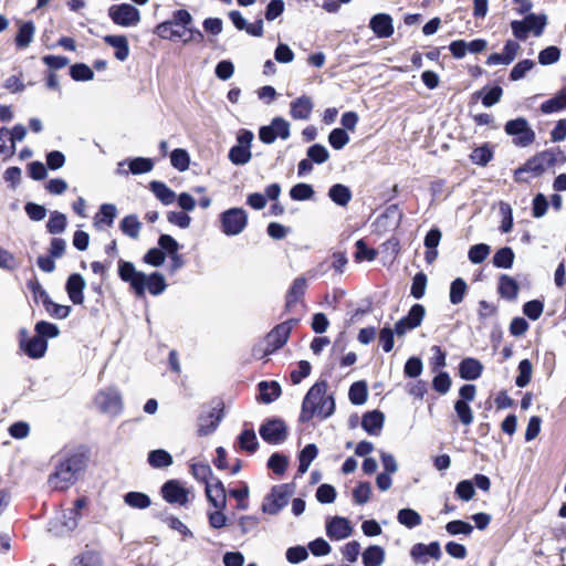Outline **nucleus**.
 I'll return each mask as SVG.
<instances>
[{
  "instance_id": "obj_1",
  "label": "nucleus",
  "mask_w": 566,
  "mask_h": 566,
  "mask_svg": "<svg viewBox=\"0 0 566 566\" xmlns=\"http://www.w3.org/2000/svg\"><path fill=\"white\" fill-rule=\"evenodd\" d=\"M327 381L315 382L305 395L300 413L301 422H308L314 417L326 419L335 411V400L327 395Z\"/></svg>"
},
{
  "instance_id": "obj_2",
  "label": "nucleus",
  "mask_w": 566,
  "mask_h": 566,
  "mask_svg": "<svg viewBox=\"0 0 566 566\" xmlns=\"http://www.w3.org/2000/svg\"><path fill=\"white\" fill-rule=\"evenodd\" d=\"M86 468V457L74 452L64 455L55 465V471L50 474L48 483L53 490L64 491L77 481L80 474Z\"/></svg>"
},
{
  "instance_id": "obj_3",
  "label": "nucleus",
  "mask_w": 566,
  "mask_h": 566,
  "mask_svg": "<svg viewBox=\"0 0 566 566\" xmlns=\"http://www.w3.org/2000/svg\"><path fill=\"white\" fill-rule=\"evenodd\" d=\"M296 323L297 319H289L275 326L266 335L263 344L253 348V356L261 359L281 348L286 343L291 331Z\"/></svg>"
},
{
  "instance_id": "obj_4",
  "label": "nucleus",
  "mask_w": 566,
  "mask_h": 566,
  "mask_svg": "<svg viewBox=\"0 0 566 566\" xmlns=\"http://www.w3.org/2000/svg\"><path fill=\"white\" fill-rule=\"evenodd\" d=\"M86 506L84 497L77 499L73 507L63 510L49 524V532L54 536H65L77 527L81 510Z\"/></svg>"
},
{
  "instance_id": "obj_5",
  "label": "nucleus",
  "mask_w": 566,
  "mask_h": 566,
  "mask_svg": "<svg viewBox=\"0 0 566 566\" xmlns=\"http://www.w3.org/2000/svg\"><path fill=\"white\" fill-rule=\"evenodd\" d=\"M293 493L294 489L291 484L274 485L263 500L262 512L270 515L277 514L287 504Z\"/></svg>"
},
{
  "instance_id": "obj_6",
  "label": "nucleus",
  "mask_w": 566,
  "mask_h": 566,
  "mask_svg": "<svg viewBox=\"0 0 566 566\" xmlns=\"http://www.w3.org/2000/svg\"><path fill=\"white\" fill-rule=\"evenodd\" d=\"M547 23L545 14L531 13L523 21H512L511 28L515 38L525 40L530 32L535 36H539Z\"/></svg>"
},
{
  "instance_id": "obj_7",
  "label": "nucleus",
  "mask_w": 566,
  "mask_h": 566,
  "mask_svg": "<svg viewBox=\"0 0 566 566\" xmlns=\"http://www.w3.org/2000/svg\"><path fill=\"white\" fill-rule=\"evenodd\" d=\"M220 223L226 235H238L248 224V214L242 208H231L220 214Z\"/></svg>"
},
{
  "instance_id": "obj_8",
  "label": "nucleus",
  "mask_w": 566,
  "mask_h": 566,
  "mask_svg": "<svg viewBox=\"0 0 566 566\" xmlns=\"http://www.w3.org/2000/svg\"><path fill=\"white\" fill-rule=\"evenodd\" d=\"M155 33L166 40H172L175 38H180L184 40V43L189 42H202L203 34L197 30V29H187V30H180L178 27L174 24V22L165 21L159 23L156 29Z\"/></svg>"
},
{
  "instance_id": "obj_9",
  "label": "nucleus",
  "mask_w": 566,
  "mask_h": 566,
  "mask_svg": "<svg viewBox=\"0 0 566 566\" xmlns=\"http://www.w3.org/2000/svg\"><path fill=\"white\" fill-rule=\"evenodd\" d=\"M505 133L513 136L514 144L520 147H527L535 140V133L530 126L528 122L518 117L516 119L509 120L505 124Z\"/></svg>"
},
{
  "instance_id": "obj_10",
  "label": "nucleus",
  "mask_w": 566,
  "mask_h": 566,
  "mask_svg": "<svg viewBox=\"0 0 566 566\" xmlns=\"http://www.w3.org/2000/svg\"><path fill=\"white\" fill-rule=\"evenodd\" d=\"M108 17L115 24L124 28L136 27L140 22L139 10L128 3L109 7Z\"/></svg>"
},
{
  "instance_id": "obj_11",
  "label": "nucleus",
  "mask_w": 566,
  "mask_h": 566,
  "mask_svg": "<svg viewBox=\"0 0 566 566\" xmlns=\"http://www.w3.org/2000/svg\"><path fill=\"white\" fill-rule=\"evenodd\" d=\"M253 133L242 129L237 137V145L231 147L229 151V159L234 165H245L251 159V143L253 140Z\"/></svg>"
},
{
  "instance_id": "obj_12",
  "label": "nucleus",
  "mask_w": 566,
  "mask_h": 566,
  "mask_svg": "<svg viewBox=\"0 0 566 566\" xmlns=\"http://www.w3.org/2000/svg\"><path fill=\"white\" fill-rule=\"evenodd\" d=\"M555 161V157L551 151H542L530 158L523 167L515 171V179L517 181L523 180L522 175L524 172H531L534 176L542 175L549 166Z\"/></svg>"
},
{
  "instance_id": "obj_13",
  "label": "nucleus",
  "mask_w": 566,
  "mask_h": 566,
  "mask_svg": "<svg viewBox=\"0 0 566 566\" xmlns=\"http://www.w3.org/2000/svg\"><path fill=\"white\" fill-rule=\"evenodd\" d=\"M290 123L282 118L275 117L268 126H262L259 130V138L264 144H272L276 138L287 139L290 137Z\"/></svg>"
},
{
  "instance_id": "obj_14",
  "label": "nucleus",
  "mask_w": 566,
  "mask_h": 566,
  "mask_svg": "<svg viewBox=\"0 0 566 566\" xmlns=\"http://www.w3.org/2000/svg\"><path fill=\"white\" fill-rule=\"evenodd\" d=\"M20 346L30 358L39 359L46 353L48 342L38 334L31 337L25 329H21Z\"/></svg>"
},
{
  "instance_id": "obj_15",
  "label": "nucleus",
  "mask_w": 566,
  "mask_h": 566,
  "mask_svg": "<svg viewBox=\"0 0 566 566\" xmlns=\"http://www.w3.org/2000/svg\"><path fill=\"white\" fill-rule=\"evenodd\" d=\"M95 402L99 410L105 413L116 416L122 410V397L119 392L114 388L102 390L97 394Z\"/></svg>"
},
{
  "instance_id": "obj_16",
  "label": "nucleus",
  "mask_w": 566,
  "mask_h": 566,
  "mask_svg": "<svg viewBox=\"0 0 566 566\" xmlns=\"http://www.w3.org/2000/svg\"><path fill=\"white\" fill-rule=\"evenodd\" d=\"M259 432L262 439L271 444H277L286 438V427L284 422L279 419L264 422L260 427Z\"/></svg>"
},
{
  "instance_id": "obj_17",
  "label": "nucleus",
  "mask_w": 566,
  "mask_h": 566,
  "mask_svg": "<svg viewBox=\"0 0 566 566\" xmlns=\"http://www.w3.org/2000/svg\"><path fill=\"white\" fill-rule=\"evenodd\" d=\"M163 497L171 504L186 505L189 502V490L177 480L166 482L161 488Z\"/></svg>"
},
{
  "instance_id": "obj_18",
  "label": "nucleus",
  "mask_w": 566,
  "mask_h": 566,
  "mask_svg": "<svg viewBox=\"0 0 566 566\" xmlns=\"http://www.w3.org/2000/svg\"><path fill=\"white\" fill-rule=\"evenodd\" d=\"M209 503L217 510H224L227 506V493L223 483L216 478L205 488Z\"/></svg>"
},
{
  "instance_id": "obj_19",
  "label": "nucleus",
  "mask_w": 566,
  "mask_h": 566,
  "mask_svg": "<svg viewBox=\"0 0 566 566\" xmlns=\"http://www.w3.org/2000/svg\"><path fill=\"white\" fill-rule=\"evenodd\" d=\"M142 279L139 280V283L142 285V290L140 291H135V293L138 295V296H142L144 295L145 291L147 290L150 294L153 295H159L161 294L166 287H167V284H166V281H165V277L161 273L159 272H154L149 275L143 273L142 274Z\"/></svg>"
},
{
  "instance_id": "obj_20",
  "label": "nucleus",
  "mask_w": 566,
  "mask_h": 566,
  "mask_svg": "<svg viewBox=\"0 0 566 566\" xmlns=\"http://www.w3.org/2000/svg\"><path fill=\"white\" fill-rule=\"evenodd\" d=\"M353 528L345 517H333L326 525V534L333 541H342L352 535Z\"/></svg>"
},
{
  "instance_id": "obj_21",
  "label": "nucleus",
  "mask_w": 566,
  "mask_h": 566,
  "mask_svg": "<svg viewBox=\"0 0 566 566\" xmlns=\"http://www.w3.org/2000/svg\"><path fill=\"white\" fill-rule=\"evenodd\" d=\"M85 286L86 282L81 274L74 273L69 276L65 289L74 304H82L84 302L83 292Z\"/></svg>"
},
{
  "instance_id": "obj_22",
  "label": "nucleus",
  "mask_w": 566,
  "mask_h": 566,
  "mask_svg": "<svg viewBox=\"0 0 566 566\" xmlns=\"http://www.w3.org/2000/svg\"><path fill=\"white\" fill-rule=\"evenodd\" d=\"M370 29L378 38H389L394 33L392 19L389 14H375L369 22Z\"/></svg>"
},
{
  "instance_id": "obj_23",
  "label": "nucleus",
  "mask_w": 566,
  "mask_h": 566,
  "mask_svg": "<svg viewBox=\"0 0 566 566\" xmlns=\"http://www.w3.org/2000/svg\"><path fill=\"white\" fill-rule=\"evenodd\" d=\"M143 272L136 270L135 265L132 262L119 261L118 263V275L124 281L130 284L134 291H140L142 285L139 280Z\"/></svg>"
},
{
  "instance_id": "obj_24",
  "label": "nucleus",
  "mask_w": 566,
  "mask_h": 566,
  "mask_svg": "<svg viewBox=\"0 0 566 566\" xmlns=\"http://www.w3.org/2000/svg\"><path fill=\"white\" fill-rule=\"evenodd\" d=\"M410 555L415 560L426 563V556H430L434 559H440L441 548L438 542H432L429 545L418 543L411 547Z\"/></svg>"
},
{
  "instance_id": "obj_25",
  "label": "nucleus",
  "mask_w": 566,
  "mask_h": 566,
  "mask_svg": "<svg viewBox=\"0 0 566 566\" xmlns=\"http://www.w3.org/2000/svg\"><path fill=\"white\" fill-rule=\"evenodd\" d=\"M314 104L312 98L303 95L294 99L290 105V115L294 119L306 120L310 118Z\"/></svg>"
},
{
  "instance_id": "obj_26",
  "label": "nucleus",
  "mask_w": 566,
  "mask_h": 566,
  "mask_svg": "<svg viewBox=\"0 0 566 566\" xmlns=\"http://www.w3.org/2000/svg\"><path fill=\"white\" fill-rule=\"evenodd\" d=\"M384 421V413L378 410H374L364 415L361 427L367 433L378 436L382 429Z\"/></svg>"
},
{
  "instance_id": "obj_27",
  "label": "nucleus",
  "mask_w": 566,
  "mask_h": 566,
  "mask_svg": "<svg viewBox=\"0 0 566 566\" xmlns=\"http://www.w3.org/2000/svg\"><path fill=\"white\" fill-rule=\"evenodd\" d=\"M483 371V365L475 358H464L459 365V375L462 379H478Z\"/></svg>"
},
{
  "instance_id": "obj_28",
  "label": "nucleus",
  "mask_w": 566,
  "mask_h": 566,
  "mask_svg": "<svg viewBox=\"0 0 566 566\" xmlns=\"http://www.w3.org/2000/svg\"><path fill=\"white\" fill-rule=\"evenodd\" d=\"M307 287V281L305 277H296L286 294V308L292 310L303 297Z\"/></svg>"
},
{
  "instance_id": "obj_29",
  "label": "nucleus",
  "mask_w": 566,
  "mask_h": 566,
  "mask_svg": "<svg viewBox=\"0 0 566 566\" xmlns=\"http://www.w3.org/2000/svg\"><path fill=\"white\" fill-rule=\"evenodd\" d=\"M104 41L115 50L114 55L118 61L123 62L128 57L129 45L125 35H106Z\"/></svg>"
},
{
  "instance_id": "obj_30",
  "label": "nucleus",
  "mask_w": 566,
  "mask_h": 566,
  "mask_svg": "<svg viewBox=\"0 0 566 566\" xmlns=\"http://www.w3.org/2000/svg\"><path fill=\"white\" fill-rule=\"evenodd\" d=\"M441 237L442 233L438 228H433L427 233L424 238V247L427 249L424 259L428 263H432L437 259V248L440 243Z\"/></svg>"
},
{
  "instance_id": "obj_31",
  "label": "nucleus",
  "mask_w": 566,
  "mask_h": 566,
  "mask_svg": "<svg viewBox=\"0 0 566 566\" xmlns=\"http://www.w3.org/2000/svg\"><path fill=\"white\" fill-rule=\"evenodd\" d=\"M328 197L337 206L346 207L352 200L353 195L347 186L336 184L329 188Z\"/></svg>"
},
{
  "instance_id": "obj_32",
  "label": "nucleus",
  "mask_w": 566,
  "mask_h": 566,
  "mask_svg": "<svg viewBox=\"0 0 566 566\" xmlns=\"http://www.w3.org/2000/svg\"><path fill=\"white\" fill-rule=\"evenodd\" d=\"M35 27L32 22H23L19 25L18 33L15 35V44L19 49L28 48L34 38Z\"/></svg>"
},
{
  "instance_id": "obj_33",
  "label": "nucleus",
  "mask_w": 566,
  "mask_h": 566,
  "mask_svg": "<svg viewBox=\"0 0 566 566\" xmlns=\"http://www.w3.org/2000/svg\"><path fill=\"white\" fill-rule=\"evenodd\" d=\"M220 418L210 411L207 416H200L198 420L197 433L200 437L211 434L219 426Z\"/></svg>"
},
{
  "instance_id": "obj_34",
  "label": "nucleus",
  "mask_w": 566,
  "mask_h": 566,
  "mask_svg": "<svg viewBox=\"0 0 566 566\" xmlns=\"http://www.w3.org/2000/svg\"><path fill=\"white\" fill-rule=\"evenodd\" d=\"M566 108V90L559 91L552 98L545 101L541 105V111L544 114H552Z\"/></svg>"
},
{
  "instance_id": "obj_35",
  "label": "nucleus",
  "mask_w": 566,
  "mask_h": 566,
  "mask_svg": "<svg viewBox=\"0 0 566 566\" xmlns=\"http://www.w3.org/2000/svg\"><path fill=\"white\" fill-rule=\"evenodd\" d=\"M385 560V551L378 545H371L363 553L364 566H381Z\"/></svg>"
},
{
  "instance_id": "obj_36",
  "label": "nucleus",
  "mask_w": 566,
  "mask_h": 566,
  "mask_svg": "<svg viewBox=\"0 0 566 566\" xmlns=\"http://www.w3.org/2000/svg\"><path fill=\"white\" fill-rule=\"evenodd\" d=\"M149 188L165 206L171 205L176 200V193L161 181H151Z\"/></svg>"
},
{
  "instance_id": "obj_37",
  "label": "nucleus",
  "mask_w": 566,
  "mask_h": 566,
  "mask_svg": "<svg viewBox=\"0 0 566 566\" xmlns=\"http://www.w3.org/2000/svg\"><path fill=\"white\" fill-rule=\"evenodd\" d=\"M260 398L264 403L276 400L281 395V387L276 381H261L259 384Z\"/></svg>"
},
{
  "instance_id": "obj_38",
  "label": "nucleus",
  "mask_w": 566,
  "mask_h": 566,
  "mask_svg": "<svg viewBox=\"0 0 566 566\" xmlns=\"http://www.w3.org/2000/svg\"><path fill=\"white\" fill-rule=\"evenodd\" d=\"M499 293L502 297L514 300L518 293L517 282L509 275H502L499 281Z\"/></svg>"
},
{
  "instance_id": "obj_39",
  "label": "nucleus",
  "mask_w": 566,
  "mask_h": 566,
  "mask_svg": "<svg viewBox=\"0 0 566 566\" xmlns=\"http://www.w3.org/2000/svg\"><path fill=\"white\" fill-rule=\"evenodd\" d=\"M238 443L241 450L249 453L255 452L259 447L258 438L253 429H244L238 437Z\"/></svg>"
},
{
  "instance_id": "obj_40",
  "label": "nucleus",
  "mask_w": 566,
  "mask_h": 566,
  "mask_svg": "<svg viewBox=\"0 0 566 566\" xmlns=\"http://www.w3.org/2000/svg\"><path fill=\"white\" fill-rule=\"evenodd\" d=\"M116 213H117V209L114 205L103 203L99 207L98 213H96V216L94 218L95 226L99 227L102 223H104L107 227H111L114 222Z\"/></svg>"
},
{
  "instance_id": "obj_41",
  "label": "nucleus",
  "mask_w": 566,
  "mask_h": 566,
  "mask_svg": "<svg viewBox=\"0 0 566 566\" xmlns=\"http://www.w3.org/2000/svg\"><path fill=\"white\" fill-rule=\"evenodd\" d=\"M67 226L66 216L60 211H53L46 222V229L51 234L63 233Z\"/></svg>"
},
{
  "instance_id": "obj_42",
  "label": "nucleus",
  "mask_w": 566,
  "mask_h": 566,
  "mask_svg": "<svg viewBox=\"0 0 566 566\" xmlns=\"http://www.w3.org/2000/svg\"><path fill=\"white\" fill-rule=\"evenodd\" d=\"M119 227L124 234H126L127 237H129L132 239H137L139 237L142 223L139 222L137 216L129 214V216H126L120 221Z\"/></svg>"
},
{
  "instance_id": "obj_43",
  "label": "nucleus",
  "mask_w": 566,
  "mask_h": 566,
  "mask_svg": "<svg viewBox=\"0 0 566 566\" xmlns=\"http://www.w3.org/2000/svg\"><path fill=\"white\" fill-rule=\"evenodd\" d=\"M515 254L509 247L501 248L493 255V264L499 269H511Z\"/></svg>"
},
{
  "instance_id": "obj_44",
  "label": "nucleus",
  "mask_w": 566,
  "mask_h": 566,
  "mask_svg": "<svg viewBox=\"0 0 566 566\" xmlns=\"http://www.w3.org/2000/svg\"><path fill=\"white\" fill-rule=\"evenodd\" d=\"M397 520L408 528H413L422 523L421 515L412 509H401L397 514Z\"/></svg>"
},
{
  "instance_id": "obj_45",
  "label": "nucleus",
  "mask_w": 566,
  "mask_h": 566,
  "mask_svg": "<svg viewBox=\"0 0 566 566\" xmlns=\"http://www.w3.org/2000/svg\"><path fill=\"white\" fill-rule=\"evenodd\" d=\"M317 452H318L317 447L313 443L307 444L301 451V453L298 455V460H300L298 472L301 474H304L308 470L312 461L316 458Z\"/></svg>"
},
{
  "instance_id": "obj_46",
  "label": "nucleus",
  "mask_w": 566,
  "mask_h": 566,
  "mask_svg": "<svg viewBox=\"0 0 566 566\" xmlns=\"http://www.w3.org/2000/svg\"><path fill=\"white\" fill-rule=\"evenodd\" d=\"M190 471L193 478L197 481L205 483V485L216 479L210 465L206 463H192L190 465Z\"/></svg>"
},
{
  "instance_id": "obj_47",
  "label": "nucleus",
  "mask_w": 566,
  "mask_h": 566,
  "mask_svg": "<svg viewBox=\"0 0 566 566\" xmlns=\"http://www.w3.org/2000/svg\"><path fill=\"white\" fill-rule=\"evenodd\" d=\"M468 291L465 281L461 277L455 279L450 285V302L453 305L460 304Z\"/></svg>"
},
{
  "instance_id": "obj_48",
  "label": "nucleus",
  "mask_w": 566,
  "mask_h": 566,
  "mask_svg": "<svg viewBox=\"0 0 566 566\" xmlns=\"http://www.w3.org/2000/svg\"><path fill=\"white\" fill-rule=\"evenodd\" d=\"M148 462L153 468H166L172 464V457L167 451L158 449L149 452Z\"/></svg>"
},
{
  "instance_id": "obj_49",
  "label": "nucleus",
  "mask_w": 566,
  "mask_h": 566,
  "mask_svg": "<svg viewBox=\"0 0 566 566\" xmlns=\"http://www.w3.org/2000/svg\"><path fill=\"white\" fill-rule=\"evenodd\" d=\"M124 501L130 507L139 510L147 509L151 503L149 496L142 492H128L125 494Z\"/></svg>"
},
{
  "instance_id": "obj_50",
  "label": "nucleus",
  "mask_w": 566,
  "mask_h": 566,
  "mask_svg": "<svg viewBox=\"0 0 566 566\" xmlns=\"http://www.w3.org/2000/svg\"><path fill=\"white\" fill-rule=\"evenodd\" d=\"M367 386L363 381L354 382L349 388V400L354 405H363L367 400Z\"/></svg>"
},
{
  "instance_id": "obj_51",
  "label": "nucleus",
  "mask_w": 566,
  "mask_h": 566,
  "mask_svg": "<svg viewBox=\"0 0 566 566\" xmlns=\"http://www.w3.org/2000/svg\"><path fill=\"white\" fill-rule=\"evenodd\" d=\"M306 155L313 164H317V165H322L329 159L328 149L321 144H315V145L311 146L307 149Z\"/></svg>"
},
{
  "instance_id": "obj_52",
  "label": "nucleus",
  "mask_w": 566,
  "mask_h": 566,
  "mask_svg": "<svg viewBox=\"0 0 566 566\" xmlns=\"http://www.w3.org/2000/svg\"><path fill=\"white\" fill-rule=\"evenodd\" d=\"M532 371V363L528 359H523L522 361H520L518 376L515 379L516 386L520 388L526 387L531 381Z\"/></svg>"
},
{
  "instance_id": "obj_53",
  "label": "nucleus",
  "mask_w": 566,
  "mask_h": 566,
  "mask_svg": "<svg viewBox=\"0 0 566 566\" xmlns=\"http://www.w3.org/2000/svg\"><path fill=\"white\" fill-rule=\"evenodd\" d=\"M490 252V245L485 243H479L470 248L468 258L473 264H480L489 256Z\"/></svg>"
},
{
  "instance_id": "obj_54",
  "label": "nucleus",
  "mask_w": 566,
  "mask_h": 566,
  "mask_svg": "<svg viewBox=\"0 0 566 566\" xmlns=\"http://www.w3.org/2000/svg\"><path fill=\"white\" fill-rule=\"evenodd\" d=\"M454 410L462 424L470 426L473 422V411L464 400H457L454 402Z\"/></svg>"
},
{
  "instance_id": "obj_55",
  "label": "nucleus",
  "mask_w": 566,
  "mask_h": 566,
  "mask_svg": "<svg viewBox=\"0 0 566 566\" xmlns=\"http://www.w3.org/2000/svg\"><path fill=\"white\" fill-rule=\"evenodd\" d=\"M70 75L74 81H91L94 77V72L88 65L76 63L71 66Z\"/></svg>"
},
{
  "instance_id": "obj_56",
  "label": "nucleus",
  "mask_w": 566,
  "mask_h": 566,
  "mask_svg": "<svg viewBox=\"0 0 566 566\" xmlns=\"http://www.w3.org/2000/svg\"><path fill=\"white\" fill-rule=\"evenodd\" d=\"M170 163L179 171H185L189 167V155L185 149L177 148L170 155Z\"/></svg>"
},
{
  "instance_id": "obj_57",
  "label": "nucleus",
  "mask_w": 566,
  "mask_h": 566,
  "mask_svg": "<svg viewBox=\"0 0 566 566\" xmlns=\"http://www.w3.org/2000/svg\"><path fill=\"white\" fill-rule=\"evenodd\" d=\"M328 142L334 149H342L349 143V136L342 128L333 129L328 135Z\"/></svg>"
},
{
  "instance_id": "obj_58",
  "label": "nucleus",
  "mask_w": 566,
  "mask_h": 566,
  "mask_svg": "<svg viewBox=\"0 0 566 566\" xmlns=\"http://www.w3.org/2000/svg\"><path fill=\"white\" fill-rule=\"evenodd\" d=\"M313 187L307 184H297L290 190L291 198L297 201L308 200L313 197Z\"/></svg>"
},
{
  "instance_id": "obj_59",
  "label": "nucleus",
  "mask_w": 566,
  "mask_h": 566,
  "mask_svg": "<svg viewBox=\"0 0 566 566\" xmlns=\"http://www.w3.org/2000/svg\"><path fill=\"white\" fill-rule=\"evenodd\" d=\"M45 311L53 317L62 319L69 316L71 307L54 303L51 298L43 304Z\"/></svg>"
},
{
  "instance_id": "obj_60",
  "label": "nucleus",
  "mask_w": 566,
  "mask_h": 566,
  "mask_svg": "<svg viewBox=\"0 0 566 566\" xmlns=\"http://www.w3.org/2000/svg\"><path fill=\"white\" fill-rule=\"evenodd\" d=\"M129 171L134 175L149 172L154 164L149 158L137 157L129 161Z\"/></svg>"
},
{
  "instance_id": "obj_61",
  "label": "nucleus",
  "mask_w": 566,
  "mask_h": 566,
  "mask_svg": "<svg viewBox=\"0 0 566 566\" xmlns=\"http://www.w3.org/2000/svg\"><path fill=\"white\" fill-rule=\"evenodd\" d=\"M35 333L42 338H54L59 335L60 331L55 324L40 321L35 324Z\"/></svg>"
},
{
  "instance_id": "obj_62",
  "label": "nucleus",
  "mask_w": 566,
  "mask_h": 566,
  "mask_svg": "<svg viewBox=\"0 0 566 566\" xmlns=\"http://www.w3.org/2000/svg\"><path fill=\"white\" fill-rule=\"evenodd\" d=\"M426 315V308L421 304H415L411 306L407 316H405L406 321L411 324V327L417 328L421 325L423 317Z\"/></svg>"
},
{
  "instance_id": "obj_63",
  "label": "nucleus",
  "mask_w": 566,
  "mask_h": 566,
  "mask_svg": "<svg viewBox=\"0 0 566 566\" xmlns=\"http://www.w3.org/2000/svg\"><path fill=\"white\" fill-rule=\"evenodd\" d=\"M395 329L385 326L379 332V344L385 353H389L392 350L395 345Z\"/></svg>"
},
{
  "instance_id": "obj_64",
  "label": "nucleus",
  "mask_w": 566,
  "mask_h": 566,
  "mask_svg": "<svg viewBox=\"0 0 566 566\" xmlns=\"http://www.w3.org/2000/svg\"><path fill=\"white\" fill-rule=\"evenodd\" d=\"M370 494H371L370 484L368 482H360L355 488V490L353 492V497L357 504L363 505L369 501Z\"/></svg>"
}]
</instances>
